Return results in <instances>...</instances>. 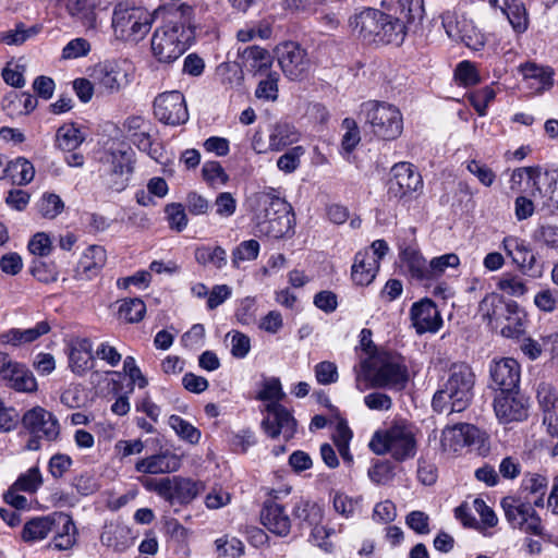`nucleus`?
<instances>
[{
  "mask_svg": "<svg viewBox=\"0 0 558 558\" xmlns=\"http://www.w3.org/2000/svg\"><path fill=\"white\" fill-rule=\"evenodd\" d=\"M520 72L523 75L526 87L533 93H544L554 85L555 72L550 66L527 62L520 66Z\"/></svg>",
  "mask_w": 558,
  "mask_h": 558,
  "instance_id": "obj_26",
  "label": "nucleus"
},
{
  "mask_svg": "<svg viewBox=\"0 0 558 558\" xmlns=\"http://www.w3.org/2000/svg\"><path fill=\"white\" fill-rule=\"evenodd\" d=\"M51 533H54V535H77V529L72 517L65 512L51 513Z\"/></svg>",
  "mask_w": 558,
  "mask_h": 558,
  "instance_id": "obj_57",
  "label": "nucleus"
},
{
  "mask_svg": "<svg viewBox=\"0 0 558 558\" xmlns=\"http://www.w3.org/2000/svg\"><path fill=\"white\" fill-rule=\"evenodd\" d=\"M517 305L514 301H506L499 294L490 293L480 302L478 311L492 327L498 328L508 315L517 311Z\"/></svg>",
  "mask_w": 558,
  "mask_h": 558,
  "instance_id": "obj_23",
  "label": "nucleus"
},
{
  "mask_svg": "<svg viewBox=\"0 0 558 558\" xmlns=\"http://www.w3.org/2000/svg\"><path fill=\"white\" fill-rule=\"evenodd\" d=\"M255 198L259 207L255 213L259 231L275 239L284 236L292 228V206L272 187L257 193Z\"/></svg>",
  "mask_w": 558,
  "mask_h": 558,
  "instance_id": "obj_3",
  "label": "nucleus"
},
{
  "mask_svg": "<svg viewBox=\"0 0 558 558\" xmlns=\"http://www.w3.org/2000/svg\"><path fill=\"white\" fill-rule=\"evenodd\" d=\"M195 39V27L175 19H166L151 37V51L159 62L171 63L181 57Z\"/></svg>",
  "mask_w": 558,
  "mask_h": 558,
  "instance_id": "obj_5",
  "label": "nucleus"
},
{
  "mask_svg": "<svg viewBox=\"0 0 558 558\" xmlns=\"http://www.w3.org/2000/svg\"><path fill=\"white\" fill-rule=\"evenodd\" d=\"M149 13L140 7L119 2L112 14V27L118 39L136 43L150 29Z\"/></svg>",
  "mask_w": 558,
  "mask_h": 558,
  "instance_id": "obj_6",
  "label": "nucleus"
},
{
  "mask_svg": "<svg viewBox=\"0 0 558 558\" xmlns=\"http://www.w3.org/2000/svg\"><path fill=\"white\" fill-rule=\"evenodd\" d=\"M22 424L32 435L44 437L47 441L56 440L60 434L57 417L41 407L26 411L22 417Z\"/></svg>",
  "mask_w": 558,
  "mask_h": 558,
  "instance_id": "obj_17",
  "label": "nucleus"
},
{
  "mask_svg": "<svg viewBox=\"0 0 558 558\" xmlns=\"http://www.w3.org/2000/svg\"><path fill=\"white\" fill-rule=\"evenodd\" d=\"M180 466V457L166 450L138 460L135 464V470L145 474H161L175 472Z\"/></svg>",
  "mask_w": 558,
  "mask_h": 558,
  "instance_id": "obj_25",
  "label": "nucleus"
},
{
  "mask_svg": "<svg viewBox=\"0 0 558 558\" xmlns=\"http://www.w3.org/2000/svg\"><path fill=\"white\" fill-rule=\"evenodd\" d=\"M52 532L51 513L28 520L22 530V539L33 543L45 539Z\"/></svg>",
  "mask_w": 558,
  "mask_h": 558,
  "instance_id": "obj_35",
  "label": "nucleus"
},
{
  "mask_svg": "<svg viewBox=\"0 0 558 558\" xmlns=\"http://www.w3.org/2000/svg\"><path fill=\"white\" fill-rule=\"evenodd\" d=\"M202 175L214 187L225 185L229 181V175L218 161H206L202 168Z\"/></svg>",
  "mask_w": 558,
  "mask_h": 558,
  "instance_id": "obj_49",
  "label": "nucleus"
},
{
  "mask_svg": "<svg viewBox=\"0 0 558 558\" xmlns=\"http://www.w3.org/2000/svg\"><path fill=\"white\" fill-rule=\"evenodd\" d=\"M43 478L37 466L31 468L26 473L21 474L12 486L21 492L35 493L41 485Z\"/></svg>",
  "mask_w": 558,
  "mask_h": 558,
  "instance_id": "obj_54",
  "label": "nucleus"
},
{
  "mask_svg": "<svg viewBox=\"0 0 558 558\" xmlns=\"http://www.w3.org/2000/svg\"><path fill=\"white\" fill-rule=\"evenodd\" d=\"M410 317L417 335L436 332L442 325L440 313L430 299H423L413 303Z\"/></svg>",
  "mask_w": 558,
  "mask_h": 558,
  "instance_id": "obj_21",
  "label": "nucleus"
},
{
  "mask_svg": "<svg viewBox=\"0 0 558 558\" xmlns=\"http://www.w3.org/2000/svg\"><path fill=\"white\" fill-rule=\"evenodd\" d=\"M460 424H456L451 427H447L442 430L440 444L444 450L457 452L463 447V435L461 434Z\"/></svg>",
  "mask_w": 558,
  "mask_h": 558,
  "instance_id": "obj_56",
  "label": "nucleus"
},
{
  "mask_svg": "<svg viewBox=\"0 0 558 558\" xmlns=\"http://www.w3.org/2000/svg\"><path fill=\"white\" fill-rule=\"evenodd\" d=\"M106 260V250L100 245H90L77 264L75 277L81 280L92 279L105 266Z\"/></svg>",
  "mask_w": 558,
  "mask_h": 558,
  "instance_id": "obj_29",
  "label": "nucleus"
},
{
  "mask_svg": "<svg viewBox=\"0 0 558 558\" xmlns=\"http://www.w3.org/2000/svg\"><path fill=\"white\" fill-rule=\"evenodd\" d=\"M372 388H384L400 391L409 380L408 367L403 359L396 353L380 351L361 362V373Z\"/></svg>",
  "mask_w": 558,
  "mask_h": 558,
  "instance_id": "obj_1",
  "label": "nucleus"
},
{
  "mask_svg": "<svg viewBox=\"0 0 558 558\" xmlns=\"http://www.w3.org/2000/svg\"><path fill=\"white\" fill-rule=\"evenodd\" d=\"M284 398L279 378H270L263 385L257 399L269 401L265 407L267 415L262 421V428L271 438L280 434L286 440L291 439L296 432V421L291 412L279 403Z\"/></svg>",
  "mask_w": 558,
  "mask_h": 558,
  "instance_id": "obj_4",
  "label": "nucleus"
},
{
  "mask_svg": "<svg viewBox=\"0 0 558 558\" xmlns=\"http://www.w3.org/2000/svg\"><path fill=\"white\" fill-rule=\"evenodd\" d=\"M305 154L303 146H294L281 155L277 160V167L284 173L294 172L301 163V157Z\"/></svg>",
  "mask_w": 558,
  "mask_h": 558,
  "instance_id": "obj_51",
  "label": "nucleus"
},
{
  "mask_svg": "<svg viewBox=\"0 0 558 558\" xmlns=\"http://www.w3.org/2000/svg\"><path fill=\"white\" fill-rule=\"evenodd\" d=\"M524 178L530 196L542 204L545 189L554 182L553 174H548V170H543L539 166L517 168L511 173L510 190L519 191Z\"/></svg>",
  "mask_w": 558,
  "mask_h": 558,
  "instance_id": "obj_13",
  "label": "nucleus"
},
{
  "mask_svg": "<svg viewBox=\"0 0 558 558\" xmlns=\"http://www.w3.org/2000/svg\"><path fill=\"white\" fill-rule=\"evenodd\" d=\"M146 313L145 303L138 299H125L119 307V318L126 323H138L143 319Z\"/></svg>",
  "mask_w": 558,
  "mask_h": 558,
  "instance_id": "obj_40",
  "label": "nucleus"
},
{
  "mask_svg": "<svg viewBox=\"0 0 558 558\" xmlns=\"http://www.w3.org/2000/svg\"><path fill=\"white\" fill-rule=\"evenodd\" d=\"M474 384L475 375L468 364H453L447 381L433 397V409L439 413L462 412L473 398Z\"/></svg>",
  "mask_w": 558,
  "mask_h": 558,
  "instance_id": "obj_2",
  "label": "nucleus"
},
{
  "mask_svg": "<svg viewBox=\"0 0 558 558\" xmlns=\"http://www.w3.org/2000/svg\"><path fill=\"white\" fill-rule=\"evenodd\" d=\"M169 426L175 432V434L183 440L195 445L201 439V432L194 427L191 423L183 420L179 415H171L169 417Z\"/></svg>",
  "mask_w": 558,
  "mask_h": 558,
  "instance_id": "obj_42",
  "label": "nucleus"
},
{
  "mask_svg": "<svg viewBox=\"0 0 558 558\" xmlns=\"http://www.w3.org/2000/svg\"><path fill=\"white\" fill-rule=\"evenodd\" d=\"M0 380L21 392H33L37 388L32 372L24 364L13 361L2 352H0Z\"/></svg>",
  "mask_w": 558,
  "mask_h": 558,
  "instance_id": "obj_15",
  "label": "nucleus"
},
{
  "mask_svg": "<svg viewBox=\"0 0 558 558\" xmlns=\"http://www.w3.org/2000/svg\"><path fill=\"white\" fill-rule=\"evenodd\" d=\"M502 247L524 275L532 278L542 276L543 268L537 264L535 255L524 240L517 236H506L502 241Z\"/></svg>",
  "mask_w": 558,
  "mask_h": 558,
  "instance_id": "obj_18",
  "label": "nucleus"
},
{
  "mask_svg": "<svg viewBox=\"0 0 558 558\" xmlns=\"http://www.w3.org/2000/svg\"><path fill=\"white\" fill-rule=\"evenodd\" d=\"M195 260L203 266L213 265L217 269H221L227 265V252L221 246L210 247L202 245L195 248Z\"/></svg>",
  "mask_w": 558,
  "mask_h": 558,
  "instance_id": "obj_37",
  "label": "nucleus"
},
{
  "mask_svg": "<svg viewBox=\"0 0 558 558\" xmlns=\"http://www.w3.org/2000/svg\"><path fill=\"white\" fill-rule=\"evenodd\" d=\"M501 507L505 511V515L508 522L513 527H519L526 521L524 519L529 513H532V504L531 501L523 502L521 499L515 497H505L501 500Z\"/></svg>",
  "mask_w": 558,
  "mask_h": 558,
  "instance_id": "obj_34",
  "label": "nucleus"
},
{
  "mask_svg": "<svg viewBox=\"0 0 558 558\" xmlns=\"http://www.w3.org/2000/svg\"><path fill=\"white\" fill-rule=\"evenodd\" d=\"M240 56L254 70L267 69L271 63L268 50L258 46L246 47Z\"/></svg>",
  "mask_w": 558,
  "mask_h": 558,
  "instance_id": "obj_44",
  "label": "nucleus"
},
{
  "mask_svg": "<svg viewBox=\"0 0 558 558\" xmlns=\"http://www.w3.org/2000/svg\"><path fill=\"white\" fill-rule=\"evenodd\" d=\"M423 180L411 163L400 162L391 168V178L388 182L389 198H404L422 189Z\"/></svg>",
  "mask_w": 558,
  "mask_h": 558,
  "instance_id": "obj_12",
  "label": "nucleus"
},
{
  "mask_svg": "<svg viewBox=\"0 0 558 558\" xmlns=\"http://www.w3.org/2000/svg\"><path fill=\"white\" fill-rule=\"evenodd\" d=\"M314 372L320 385H330L338 380V367L333 362L323 361L315 366Z\"/></svg>",
  "mask_w": 558,
  "mask_h": 558,
  "instance_id": "obj_62",
  "label": "nucleus"
},
{
  "mask_svg": "<svg viewBox=\"0 0 558 558\" xmlns=\"http://www.w3.org/2000/svg\"><path fill=\"white\" fill-rule=\"evenodd\" d=\"M90 77L102 94L119 93L129 84L128 72L116 61L99 62L92 69Z\"/></svg>",
  "mask_w": 558,
  "mask_h": 558,
  "instance_id": "obj_11",
  "label": "nucleus"
},
{
  "mask_svg": "<svg viewBox=\"0 0 558 558\" xmlns=\"http://www.w3.org/2000/svg\"><path fill=\"white\" fill-rule=\"evenodd\" d=\"M276 54L281 70L291 80L302 77L310 68L307 53L298 43L284 41L278 45Z\"/></svg>",
  "mask_w": 558,
  "mask_h": 558,
  "instance_id": "obj_14",
  "label": "nucleus"
},
{
  "mask_svg": "<svg viewBox=\"0 0 558 558\" xmlns=\"http://www.w3.org/2000/svg\"><path fill=\"white\" fill-rule=\"evenodd\" d=\"M454 78L464 87L474 86L481 81L474 64L470 61H462L457 65L454 70Z\"/></svg>",
  "mask_w": 558,
  "mask_h": 558,
  "instance_id": "obj_55",
  "label": "nucleus"
},
{
  "mask_svg": "<svg viewBox=\"0 0 558 558\" xmlns=\"http://www.w3.org/2000/svg\"><path fill=\"white\" fill-rule=\"evenodd\" d=\"M259 253V243L256 240L241 242L232 252V264L239 267L241 262L254 260Z\"/></svg>",
  "mask_w": 558,
  "mask_h": 558,
  "instance_id": "obj_52",
  "label": "nucleus"
},
{
  "mask_svg": "<svg viewBox=\"0 0 558 558\" xmlns=\"http://www.w3.org/2000/svg\"><path fill=\"white\" fill-rule=\"evenodd\" d=\"M401 260L410 278L420 283L429 282V269L426 259L415 250L405 248L401 253Z\"/></svg>",
  "mask_w": 558,
  "mask_h": 558,
  "instance_id": "obj_31",
  "label": "nucleus"
},
{
  "mask_svg": "<svg viewBox=\"0 0 558 558\" xmlns=\"http://www.w3.org/2000/svg\"><path fill=\"white\" fill-rule=\"evenodd\" d=\"M292 513L300 521L301 529H307L323 521V510L320 507L308 500L300 499L296 501Z\"/></svg>",
  "mask_w": 558,
  "mask_h": 558,
  "instance_id": "obj_36",
  "label": "nucleus"
},
{
  "mask_svg": "<svg viewBox=\"0 0 558 558\" xmlns=\"http://www.w3.org/2000/svg\"><path fill=\"white\" fill-rule=\"evenodd\" d=\"M379 24L375 43L400 46L404 41L408 26L402 19L383 12Z\"/></svg>",
  "mask_w": 558,
  "mask_h": 558,
  "instance_id": "obj_27",
  "label": "nucleus"
},
{
  "mask_svg": "<svg viewBox=\"0 0 558 558\" xmlns=\"http://www.w3.org/2000/svg\"><path fill=\"white\" fill-rule=\"evenodd\" d=\"M37 210L45 219H54L64 209L61 197L51 192H45L36 204Z\"/></svg>",
  "mask_w": 558,
  "mask_h": 558,
  "instance_id": "obj_39",
  "label": "nucleus"
},
{
  "mask_svg": "<svg viewBox=\"0 0 558 558\" xmlns=\"http://www.w3.org/2000/svg\"><path fill=\"white\" fill-rule=\"evenodd\" d=\"M460 264L458 255L453 253L445 254L438 257H434L428 263V269H429V282L437 280L439 277L442 276V274L446 271L447 268L451 267H458Z\"/></svg>",
  "mask_w": 558,
  "mask_h": 558,
  "instance_id": "obj_48",
  "label": "nucleus"
},
{
  "mask_svg": "<svg viewBox=\"0 0 558 558\" xmlns=\"http://www.w3.org/2000/svg\"><path fill=\"white\" fill-rule=\"evenodd\" d=\"M40 31L39 26H32L26 28L23 23L15 25L14 29L3 32L0 34V41L5 45H22L27 39L36 36Z\"/></svg>",
  "mask_w": 558,
  "mask_h": 558,
  "instance_id": "obj_45",
  "label": "nucleus"
},
{
  "mask_svg": "<svg viewBox=\"0 0 558 558\" xmlns=\"http://www.w3.org/2000/svg\"><path fill=\"white\" fill-rule=\"evenodd\" d=\"M525 313L517 305V311L508 315L499 326L500 332L506 338H519L524 333Z\"/></svg>",
  "mask_w": 558,
  "mask_h": 558,
  "instance_id": "obj_43",
  "label": "nucleus"
},
{
  "mask_svg": "<svg viewBox=\"0 0 558 558\" xmlns=\"http://www.w3.org/2000/svg\"><path fill=\"white\" fill-rule=\"evenodd\" d=\"M165 214L170 229L181 232L186 228L189 219L182 204L170 203L166 205Z\"/></svg>",
  "mask_w": 558,
  "mask_h": 558,
  "instance_id": "obj_50",
  "label": "nucleus"
},
{
  "mask_svg": "<svg viewBox=\"0 0 558 558\" xmlns=\"http://www.w3.org/2000/svg\"><path fill=\"white\" fill-rule=\"evenodd\" d=\"M456 41L463 43L468 48L478 51L485 45L484 35L476 29L471 22L463 19L461 37H458Z\"/></svg>",
  "mask_w": 558,
  "mask_h": 558,
  "instance_id": "obj_47",
  "label": "nucleus"
},
{
  "mask_svg": "<svg viewBox=\"0 0 558 558\" xmlns=\"http://www.w3.org/2000/svg\"><path fill=\"white\" fill-rule=\"evenodd\" d=\"M270 495L272 498L266 500L260 510V522L271 533L284 537L290 533L291 520L283 506L275 501L278 498V492L272 490Z\"/></svg>",
  "mask_w": 558,
  "mask_h": 558,
  "instance_id": "obj_22",
  "label": "nucleus"
},
{
  "mask_svg": "<svg viewBox=\"0 0 558 558\" xmlns=\"http://www.w3.org/2000/svg\"><path fill=\"white\" fill-rule=\"evenodd\" d=\"M216 553L218 557H240L244 551L243 543L232 537L228 539L227 537H220L215 541Z\"/></svg>",
  "mask_w": 558,
  "mask_h": 558,
  "instance_id": "obj_58",
  "label": "nucleus"
},
{
  "mask_svg": "<svg viewBox=\"0 0 558 558\" xmlns=\"http://www.w3.org/2000/svg\"><path fill=\"white\" fill-rule=\"evenodd\" d=\"M369 448L376 454L389 453L395 460L404 461L415 456L416 441L410 429L395 425L385 432H376Z\"/></svg>",
  "mask_w": 558,
  "mask_h": 558,
  "instance_id": "obj_8",
  "label": "nucleus"
},
{
  "mask_svg": "<svg viewBox=\"0 0 558 558\" xmlns=\"http://www.w3.org/2000/svg\"><path fill=\"white\" fill-rule=\"evenodd\" d=\"M142 484L172 505H187L205 489L202 482L181 476L166 477L159 481L146 478L142 481Z\"/></svg>",
  "mask_w": 558,
  "mask_h": 558,
  "instance_id": "obj_9",
  "label": "nucleus"
},
{
  "mask_svg": "<svg viewBox=\"0 0 558 558\" xmlns=\"http://www.w3.org/2000/svg\"><path fill=\"white\" fill-rule=\"evenodd\" d=\"M548 174H553L554 182L545 189L542 206L548 211L555 213L558 210V168L548 170Z\"/></svg>",
  "mask_w": 558,
  "mask_h": 558,
  "instance_id": "obj_61",
  "label": "nucleus"
},
{
  "mask_svg": "<svg viewBox=\"0 0 558 558\" xmlns=\"http://www.w3.org/2000/svg\"><path fill=\"white\" fill-rule=\"evenodd\" d=\"M361 114L372 125L374 134L383 140H395L402 133L401 112L390 104L375 100L364 102L361 106Z\"/></svg>",
  "mask_w": 558,
  "mask_h": 558,
  "instance_id": "obj_7",
  "label": "nucleus"
},
{
  "mask_svg": "<svg viewBox=\"0 0 558 558\" xmlns=\"http://www.w3.org/2000/svg\"><path fill=\"white\" fill-rule=\"evenodd\" d=\"M56 141L60 149L73 151L83 143L84 137L73 124H64L58 129Z\"/></svg>",
  "mask_w": 558,
  "mask_h": 558,
  "instance_id": "obj_38",
  "label": "nucleus"
},
{
  "mask_svg": "<svg viewBox=\"0 0 558 558\" xmlns=\"http://www.w3.org/2000/svg\"><path fill=\"white\" fill-rule=\"evenodd\" d=\"M494 7L499 8L502 11L517 33L521 34L527 29L529 19L522 1L500 0L499 4Z\"/></svg>",
  "mask_w": 558,
  "mask_h": 558,
  "instance_id": "obj_32",
  "label": "nucleus"
},
{
  "mask_svg": "<svg viewBox=\"0 0 558 558\" xmlns=\"http://www.w3.org/2000/svg\"><path fill=\"white\" fill-rule=\"evenodd\" d=\"M383 16V11L372 8H366L350 17L349 24L353 32L359 35L364 41L371 44L375 43L379 21Z\"/></svg>",
  "mask_w": 558,
  "mask_h": 558,
  "instance_id": "obj_24",
  "label": "nucleus"
},
{
  "mask_svg": "<svg viewBox=\"0 0 558 558\" xmlns=\"http://www.w3.org/2000/svg\"><path fill=\"white\" fill-rule=\"evenodd\" d=\"M466 169L475 175L478 181L485 185L490 186L496 179L495 172L486 165L477 161V160H471L468 162Z\"/></svg>",
  "mask_w": 558,
  "mask_h": 558,
  "instance_id": "obj_64",
  "label": "nucleus"
},
{
  "mask_svg": "<svg viewBox=\"0 0 558 558\" xmlns=\"http://www.w3.org/2000/svg\"><path fill=\"white\" fill-rule=\"evenodd\" d=\"M342 125L345 128L347 132L342 137L341 145L347 153H351L361 141L360 131L355 121L349 118L343 120Z\"/></svg>",
  "mask_w": 558,
  "mask_h": 558,
  "instance_id": "obj_63",
  "label": "nucleus"
},
{
  "mask_svg": "<svg viewBox=\"0 0 558 558\" xmlns=\"http://www.w3.org/2000/svg\"><path fill=\"white\" fill-rule=\"evenodd\" d=\"M520 364L511 357L493 361L489 366L490 387L500 392H511L519 389Z\"/></svg>",
  "mask_w": 558,
  "mask_h": 558,
  "instance_id": "obj_20",
  "label": "nucleus"
},
{
  "mask_svg": "<svg viewBox=\"0 0 558 558\" xmlns=\"http://www.w3.org/2000/svg\"><path fill=\"white\" fill-rule=\"evenodd\" d=\"M8 170L11 171L13 181L19 185L28 184L35 175L33 163L24 157H19L11 161L8 166Z\"/></svg>",
  "mask_w": 558,
  "mask_h": 558,
  "instance_id": "obj_41",
  "label": "nucleus"
},
{
  "mask_svg": "<svg viewBox=\"0 0 558 558\" xmlns=\"http://www.w3.org/2000/svg\"><path fill=\"white\" fill-rule=\"evenodd\" d=\"M378 269V258L371 255L369 251H360L354 256L351 279L356 286H368L375 279Z\"/></svg>",
  "mask_w": 558,
  "mask_h": 558,
  "instance_id": "obj_28",
  "label": "nucleus"
},
{
  "mask_svg": "<svg viewBox=\"0 0 558 558\" xmlns=\"http://www.w3.org/2000/svg\"><path fill=\"white\" fill-rule=\"evenodd\" d=\"M154 114L168 125H181L189 120V112L183 94L179 90L167 92L156 97Z\"/></svg>",
  "mask_w": 558,
  "mask_h": 558,
  "instance_id": "obj_10",
  "label": "nucleus"
},
{
  "mask_svg": "<svg viewBox=\"0 0 558 558\" xmlns=\"http://www.w3.org/2000/svg\"><path fill=\"white\" fill-rule=\"evenodd\" d=\"M494 411L500 423L520 422L527 417V401L519 389L499 392L494 400Z\"/></svg>",
  "mask_w": 558,
  "mask_h": 558,
  "instance_id": "obj_19",
  "label": "nucleus"
},
{
  "mask_svg": "<svg viewBox=\"0 0 558 558\" xmlns=\"http://www.w3.org/2000/svg\"><path fill=\"white\" fill-rule=\"evenodd\" d=\"M49 331H50L49 323L46 320H43V322L37 323L36 326L33 328L9 329L8 331L3 332L0 336V340L2 343L19 347L24 343H31V342L37 340L39 337L48 333Z\"/></svg>",
  "mask_w": 558,
  "mask_h": 558,
  "instance_id": "obj_30",
  "label": "nucleus"
},
{
  "mask_svg": "<svg viewBox=\"0 0 558 558\" xmlns=\"http://www.w3.org/2000/svg\"><path fill=\"white\" fill-rule=\"evenodd\" d=\"M473 507L475 509V511L480 514L481 517V522L482 524L480 525L477 523V529L484 534V535H487L484 530L485 527H494L497 525L498 523V518L497 515L495 514L494 510L488 507L486 505V502L481 499V498H476L474 499L473 501Z\"/></svg>",
  "mask_w": 558,
  "mask_h": 558,
  "instance_id": "obj_60",
  "label": "nucleus"
},
{
  "mask_svg": "<svg viewBox=\"0 0 558 558\" xmlns=\"http://www.w3.org/2000/svg\"><path fill=\"white\" fill-rule=\"evenodd\" d=\"M300 140V132L296 128L287 122H278L269 134L270 150L280 151Z\"/></svg>",
  "mask_w": 558,
  "mask_h": 558,
  "instance_id": "obj_33",
  "label": "nucleus"
},
{
  "mask_svg": "<svg viewBox=\"0 0 558 558\" xmlns=\"http://www.w3.org/2000/svg\"><path fill=\"white\" fill-rule=\"evenodd\" d=\"M498 289L512 296H522L527 291L523 279L514 275H504L498 281Z\"/></svg>",
  "mask_w": 558,
  "mask_h": 558,
  "instance_id": "obj_59",
  "label": "nucleus"
},
{
  "mask_svg": "<svg viewBox=\"0 0 558 558\" xmlns=\"http://www.w3.org/2000/svg\"><path fill=\"white\" fill-rule=\"evenodd\" d=\"M536 397L544 415L558 408V392L550 384L541 383Z\"/></svg>",
  "mask_w": 558,
  "mask_h": 558,
  "instance_id": "obj_53",
  "label": "nucleus"
},
{
  "mask_svg": "<svg viewBox=\"0 0 558 558\" xmlns=\"http://www.w3.org/2000/svg\"><path fill=\"white\" fill-rule=\"evenodd\" d=\"M399 7L405 25L418 24L424 17V0H399Z\"/></svg>",
  "mask_w": 558,
  "mask_h": 558,
  "instance_id": "obj_46",
  "label": "nucleus"
},
{
  "mask_svg": "<svg viewBox=\"0 0 558 558\" xmlns=\"http://www.w3.org/2000/svg\"><path fill=\"white\" fill-rule=\"evenodd\" d=\"M134 151L131 147L110 150L106 156L108 172L111 175L110 186L114 191H123L134 170Z\"/></svg>",
  "mask_w": 558,
  "mask_h": 558,
  "instance_id": "obj_16",
  "label": "nucleus"
}]
</instances>
